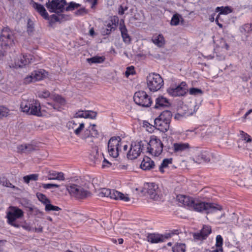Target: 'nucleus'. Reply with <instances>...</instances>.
<instances>
[{
  "label": "nucleus",
  "mask_w": 252,
  "mask_h": 252,
  "mask_svg": "<svg viewBox=\"0 0 252 252\" xmlns=\"http://www.w3.org/2000/svg\"><path fill=\"white\" fill-rule=\"evenodd\" d=\"M189 93L191 95H197L198 94H202V91L201 89L195 88H191L189 90Z\"/></svg>",
  "instance_id": "51"
},
{
  "label": "nucleus",
  "mask_w": 252,
  "mask_h": 252,
  "mask_svg": "<svg viewBox=\"0 0 252 252\" xmlns=\"http://www.w3.org/2000/svg\"><path fill=\"white\" fill-rule=\"evenodd\" d=\"M67 126L69 129H72L74 130V129L77 127V124H76L74 121H71L67 123Z\"/></svg>",
  "instance_id": "56"
},
{
  "label": "nucleus",
  "mask_w": 252,
  "mask_h": 252,
  "mask_svg": "<svg viewBox=\"0 0 252 252\" xmlns=\"http://www.w3.org/2000/svg\"><path fill=\"white\" fill-rule=\"evenodd\" d=\"M33 56L31 54H25L20 56L15 61L14 64L10 65L13 68L23 67L33 62Z\"/></svg>",
  "instance_id": "18"
},
{
  "label": "nucleus",
  "mask_w": 252,
  "mask_h": 252,
  "mask_svg": "<svg viewBox=\"0 0 252 252\" xmlns=\"http://www.w3.org/2000/svg\"><path fill=\"white\" fill-rule=\"evenodd\" d=\"M147 152L150 155L159 156L163 151V144L161 140L157 136L153 135L151 137L149 142H147Z\"/></svg>",
  "instance_id": "4"
},
{
  "label": "nucleus",
  "mask_w": 252,
  "mask_h": 252,
  "mask_svg": "<svg viewBox=\"0 0 252 252\" xmlns=\"http://www.w3.org/2000/svg\"><path fill=\"white\" fill-rule=\"evenodd\" d=\"M47 178L50 180H58L60 181L65 180L64 174L63 172L54 170H50L48 172Z\"/></svg>",
  "instance_id": "26"
},
{
  "label": "nucleus",
  "mask_w": 252,
  "mask_h": 252,
  "mask_svg": "<svg viewBox=\"0 0 252 252\" xmlns=\"http://www.w3.org/2000/svg\"><path fill=\"white\" fill-rule=\"evenodd\" d=\"M124 21L122 20L120 24V31H121V35L123 38V41L126 43H129L131 41V37L128 34L126 26L124 24Z\"/></svg>",
  "instance_id": "28"
},
{
  "label": "nucleus",
  "mask_w": 252,
  "mask_h": 252,
  "mask_svg": "<svg viewBox=\"0 0 252 252\" xmlns=\"http://www.w3.org/2000/svg\"><path fill=\"white\" fill-rule=\"evenodd\" d=\"M37 197L38 199L44 205L46 204L49 203L50 201L45 195L41 193H37L36 194Z\"/></svg>",
  "instance_id": "44"
},
{
  "label": "nucleus",
  "mask_w": 252,
  "mask_h": 252,
  "mask_svg": "<svg viewBox=\"0 0 252 252\" xmlns=\"http://www.w3.org/2000/svg\"><path fill=\"white\" fill-rule=\"evenodd\" d=\"M186 251V245L183 243H177L172 247L173 252H185Z\"/></svg>",
  "instance_id": "36"
},
{
  "label": "nucleus",
  "mask_w": 252,
  "mask_h": 252,
  "mask_svg": "<svg viewBox=\"0 0 252 252\" xmlns=\"http://www.w3.org/2000/svg\"><path fill=\"white\" fill-rule=\"evenodd\" d=\"M155 166L154 162L147 156H145L140 164L141 168L143 170H149Z\"/></svg>",
  "instance_id": "29"
},
{
  "label": "nucleus",
  "mask_w": 252,
  "mask_h": 252,
  "mask_svg": "<svg viewBox=\"0 0 252 252\" xmlns=\"http://www.w3.org/2000/svg\"><path fill=\"white\" fill-rule=\"evenodd\" d=\"M51 99L54 102H48L47 104L51 106L54 110L59 111L65 104V99L59 94H52Z\"/></svg>",
  "instance_id": "21"
},
{
  "label": "nucleus",
  "mask_w": 252,
  "mask_h": 252,
  "mask_svg": "<svg viewBox=\"0 0 252 252\" xmlns=\"http://www.w3.org/2000/svg\"><path fill=\"white\" fill-rule=\"evenodd\" d=\"M66 190L72 197L77 199H83L86 197L89 192L82 186L71 183L66 187Z\"/></svg>",
  "instance_id": "9"
},
{
  "label": "nucleus",
  "mask_w": 252,
  "mask_h": 252,
  "mask_svg": "<svg viewBox=\"0 0 252 252\" xmlns=\"http://www.w3.org/2000/svg\"><path fill=\"white\" fill-rule=\"evenodd\" d=\"M21 111L29 115L41 117V105L38 100L34 99H24L21 103Z\"/></svg>",
  "instance_id": "2"
},
{
  "label": "nucleus",
  "mask_w": 252,
  "mask_h": 252,
  "mask_svg": "<svg viewBox=\"0 0 252 252\" xmlns=\"http://www.w3.org/2000/svg\"><path fill=\"white\" fill-rule=\"evenodd\" d=\"M13 33L9 28L5 27L1 30L0 35V45L2 47L11 46L13 44Z\"/></svg>",
  "instance_id": "13"
},
{
  "label": "nucleus",
  "mask_w": 252,
  "mask_h": 252,
  "mask_svg": "<svg viewBox=\"0 0 252 252\" xmlns=\"http://www.w3.org/2000/svg\"><path fill=\"white\" fill-rule=\"evenodd\" d=\"M66 4L65 0H52L46 2V6L50 12L60 13L65 9Z\"/></svg>",
  "instance_id": "16"
},
{
  "label": "nucleus",
  "mask_w": 252,
  "mask_h": 252,
  "mask_svg": "<svg viewBox=\"0 0 252 252\" xmlns=\"http://www.w3.org/2000/svg\"><path fill=\"white\" fill-rule=\"evenodd\" d=\"M38 174H32L24 176L23 177V180L26 183L29 184L30 181H37L38 180Z\"/></svg>",
  "instance_id": "42"
},
{
  "label": "nucleus",
  "mask_w": 252,
  "mask_h": 252,
  "mask_svg": "<svg viewBox=\"0 0 252 252\" xmlns=\"http://www.w3.org/2000/svg\"><path fill=\"white\" fill-rule=\"evenodd\" d=\"M9 109L3 105H0V119L6 117L9 115Z\"/></svg>",
  "instance_id": "40"
},
{
  "label": "nucleus",
  "mask_w": 252,
  "mask_h": 252,
  "mask_svg": "<svg viewBox=\"0 0 252 252\" xmlns=\"http://www.w3.org/2000/svg\"><path fill=\"white\" fill-rule=\"evenodd\" d=\"M69 19L68 16H65L63 14L58 15H53L52 16V20L55 22H62Z\"/></svg>",
  "instance_id": "41"
},
{
  "label": "nucleus",
  "mask_w": 252,
  "mask_h": 252,
  "mask_svg": "<svg viewBox=\"0 0 252 252\" xmlns=\"http://www.w3.org/2000/svg\"><path fill=\"white\" fill-rule=\"evenodd\" d=\"M33 27L32 26H30L29 23H28V26L27 28V32L29 33H31L33 31Z\"/></svg>",
  "instance_id": "63"
},
{
  "label": "nucleus",
  "mask_w": 252,
  "mask_h": 252,
  "mask_svg": "<svg viewBox=\"0 0 252 252\" xmlns=\"http://www.w3.org/2000/svg\"><path fill=\"white\" fill-rule=\"evenodd\" d=\"M143 127L150 133L153 132L154 131L155 128L156 127L155 125L153 126L146 121H143Z\"/></svg>",
  "instance_id": "46"
},
{
  "label": "nucleus",
  "mask_w": 252,
  "mask_h": 252,
  "mask_svg": "<svg viewBox=\"0 0 252 252\" xmlns=\"http://www.w3.org/2000/svg\"><path fill=\"white\" fill-rule=\"evenodd\" d=\"M91 5V8L93 9L97 3V0H84Z\"/></svg>",
  "instance_id": "55"
},
{
  "label": "nucleus",
  "mask_w": 252,
  "mask_h": 252,
  "mask_svg": "<svg viewBox=\"0 0 252 252\" xmlns=\"http://www.w3.org/2000/svg\"><path fill=\"white\" fill-rule=\"evenodd\" d=\"M252 141V138L250 135L243 131H240V138L237 142L238 147L239 148L249 150L250 148L248 147V145Z\"/></svg>",
  "instance_id": "22"
},
{
  "label": "nucleus",
  "mask_w": 252,
  "mask_h": 252,
  "mask_svg": "<svg viewBox=\"0 0 252 252\" xmlns=\"http://www.w3.org/2000/svg\"><path fill=\"white\" fill-rule=\"evenodd\" d=\"M170 104L169 101L167 98L160 95L156 99L155 108L161 109L169 106Z\"/></svg>",
  "instance_id": "27"
},
{
  "label": "nucleus",
  "mask_w": 252,
  "mask_h": 252,
  "mask_svg": "<svg viewBox=\"0 0 252 252\" xmlns=\"http://www.w3.org/2000/svg\"><path fill=\"white\" fill-rule=\"evenodd\" d=\"M174 234H175V233L173 232L166 233L165 235L158 233H149L147 235V239L149 242L152 244L159 243L164 242L166 239L170 238Z\"/></svg>",
  "instance_id": "19"
},
{
  "label": "nucleus",
  "mask_w": 252,
  "mask_h": 252,
  "mask_svg": "<svg viewBox=\"0 0 252 252\" xmlns=\"http://www.w3.org/2000/svg\"><path fill=\"white\" fill-rule=\"evenodd\" d=\"M213 157L212 153L209 150H202L197 152L193 157V160L198 163L209 162Z\"/></svg>",
  "instance_id": "20"
},
{
  "label": "nucleus",
  "mask_w": 252,
  "mask_h": 252,
  "mask_svg": "<svg viewBox=\"0 0 252 252\" xmlns=\"http://www.w3.org/2000/svg\"><path fill=\"white\" fill-rule=\"evenodd\" d=\"M0 184H2L3 186L6 187H9L15 189H18L17 187L13 186L11 183H10V182L8 180H7L4 177L0 178Z\"/></svg>",
  "instance_id": "45"
},
{
  "label": "nucleus",
  "mask_w": 252,
  "mask_h": 252,
  "mask_svg": "<svg viewBox=\"0 0 252 252\" xmlns=\"http://www.w3.org/2000/svg\"><path fill=\"white\" fill-rule=\"evenodd\" d=\"M105 57L103 56H94L91 58L87 59V62L90 63H100L105 61Z\"/></svg>",
  "instance_id": "34"
},
{
  "label": "nucleus",
  "mask_w": 252,
  "mask_h": 252,
  "mask_svg": "<svg viewBox=\"0 0 252 252\" xmlns=\"http://www.w3.org/2000/svg\"><path fill=\"white\" fill-rule=\"evenodd\" d=\"M99 196L109 197L115 200H120L125 202H128L130 200L127 194H125L114 189L103 188L100 191Z\"/></svg>",
  "instance_id": "7"
},
{
  "label": "nucleus",
  "mask_w": 252,
  "mask_h": 252,
  "mask_svg": "<svg viewBox=\"0 0 252 252\" xmlns=\"http://www.w3.org/2000/svg\"><path fill=\"white\" fill-rule=\"evenodd\" d=\"M223 245V238L220 235H218L216 238V247L219 249L220 252H223L222 246Z\"/></svg>",
  "instance_id": "38"
},
{
  "label": "nucleus",
  "mask_w": 252,
  "mask_h": 252,
  "mask_svg": "<svg viewBox=\"0 0 252 252\" xmlns=\"http://www.w3.org/2000/svg\"><path fill=\"white\" fill-rule=\"evenodd\" d=\"M127 10V7L126 6H123L122 5H120L118 9V13L120 15H123L125 13V11Z\"/></svg>",
  "instance_id": "60"
},
{
  "label": "nucleus",
  "mask_w": 252,
  "mask_h": 252,
  "mask_svg": "<svg viewBox=\"0 0 252 252\" xmlns=\"http://www.w3.org/2000/svg\"><path fill=\"white\" fill-rule=\"evenodd\" d=\"M34 150V146L31 144H22L17 147V152L18 153L30 152Z\"/></svg>",
  "instance_id": "31"
},
{
  "label": "nucleus",
  "mask_w": 252,
  "mask_h": 252,
  "mask_svg": "<svg viewBox=\"0 0 252 252\" xmlns=\"http://www.w3.org/2000/svg\"><path fill=\"white\" fill-rule=\"evenodd\" d=\"M176 198L181 205L191 211L211 212L222 209V207L219 204L203 202L196 198L189 196L179 194L177 196Z\"/></svg>",
  "instance_id": "1"
},
{
  "label": "nucleus",
  "mask_w": 252,
  "mask_h": 252,
  "mask_svg": "<svg viewBox=\"0 0 252 252\" xmlns=\"http://www.w3.org/2000/svg\"><path fill=\"white\" fill-rule=\"evenodd\" d=\"M134 73V67L133 66H130L126 68L125 74L127 77H128L130 75H133Z\"/></svg>",
  "instance_id": "52"
},
{
  "label": "nucleus",
  "mask_w": 252,
  "mask_h": 252,
  "mask_svg": "<svg viewBox=\"0 0 252 252\" xmlns=\"http://www.w3.org/2000/svg\"><path fill=\"white\" fill-rule=\"evenodd\" d=\"M85 128V124L83 123H79V126L74 129V133L77 136H80L81 135V132Z\"/></svg>",
  "instance_id": "49"
},
{
  "label": "nucleus",
  "mask_w": 252,
  "mask_h": 252,
  "mask_svg": "<svg viewBox=\"0 0 252 252\" xmlns=\"http://www.w3.org/2000/svg\"><path fill=\"white\" fill-rule=\"evenodd\" d=\"M133 99L136 104L142 107H148L152 103L151 96L143 91L136 92L134 94Z\"/></svg>",
  "instance_id": "11"
},
{
  "label": "nucleus",
  "mask_w": 252,
  "mask_h": 252,
  "mask_svg": "<svg viewBox=\"0 0 252 252\" xmlns=\"http://www.w3.org/2000/svg\"><path fill=\"white\" fill-rule=\"evenodd\" d=\"M61 210V209L58 206H54L51 204L50 203V201H49V203L46 204L45 205V210L46 212L59 211Z\"/></svg>",
  "instance_id": "43"
},
{
  "label": "nucleus",
  "mask_w": 252,
  "mask_h": 252,
  "mask_svg": "<svg viewBox=\"0 0 252 252\" xmlns=\"http://www.w3.org/2000/svg\"><path fill=\"white\" fill-rule=\"evenodd\" d=\"M181 20L183 21V19L182 18L181 15L179 14H175L173 15L171 18L170 24L172 26H177L179 24L180 21Z\"/></svg>",
  "instance_id": "37"
},
{
  "label": "nucleus",
  "mask_w": 252,
  "mask_h": 252,
  "mask_svg": "<svg viewBox=\"0 0 252 252\" xmlns=\"http://www.w3.org/2000/svg\"><path fill=\"white\" fill-rule=\"evenodd\" d=\"M34 213L35 216H36L39 218H42L44 216V213L41 211H40L38 209H35L34 210Z\"/></svg>",
  "instance_id": "59"
},
{
  "label": "nucleus",
  "mask_w": 252,
  "mask_h": 252,
  "mask_svg": "<svg viewBox=\"0 0 252 252\" xmlns=\"http://www.w3.org/2000/svg\"><path fill=\"white\" fill-rule=\"evenodd\" d=\"M107 27L108 29H107V32H106V34H109L110 33L111 29L113 28V27H112V24L111 23H108L107 25Z\"/></svg>",
  "instance_id": "62"
},
{
  "label": "nucleus",
  "mask_w": 252,
  "mask_h": 252,
  "mask_svg": "<svg viewBox=\"0 0 252 252\" xmlns=\"http://www.w3.org/2000/svg\"><path fill=\"white\" fill-rule=\"evenodd\" d=\"M49 91L47 90H43L37 92V96L40 98H47L48 97L51 98V95Z\"/></svg>",
  "instance_id": "47"
},
{
  "label": "nucleus",
  "mask_w": 252,
  "mask_h": 252,
  "mask_svg": "<svg viewBox=\"0 0 252 252\" xmlns=\"http://www.w3.org/2000/svg\"><path fill=\"white\" fill-rule=\"evenodd\" d=\"M88 127L90 130L92 137H97L99 135V132L96 129V126L94 124L90 125Z\"/></svg>",
  "instance_id": "48"
},
{
  "label": "nucleus",
  "mask_w": 252,
  "mask_h": 252,
  "mask_svg": "<svg viewBox=\"0 0 252 252\" xmlns=\"http://www.w3.org/2000/svg\"><path fill=\"white\" fill-rule=\"evenodd\" d=\"M32 6L34 9L45 19H49V15L45 7L43 5L39 4L36 2L32 1Z\"/></svg>",
  "instance_id": "25"
},
{
  "label": "nucleus",
  "mask_w": 252,
  "mask_h": 252,
  "mask_svg": "<svg viewBox=\"0 0 252 252\" xmlns=\"http://www.w3.org/2000/svg\"><path fill=\"white\" fill-rule=\"evenodd\" d=\"M111 165V163L109 161L107 160L104 158L102 164V168H106L110 167Z\"/></svg>",
  "instance_id": "57"
},
{
  "label": "nucleus",
  "mask_w": 252,
  "mask_h": 252,
  "mask_svg": "<svg viewBox=\"0 0 252 252\" xmlns=\"http://www.w3.org/2000/svg\"><path fill=\"white\" fill-rule=\"evenodd\" d=\"M42 187L45 189H49L52 188H59L60 185L55 184H44Z\"/></svg>",
  "instance_id": "54"
},
{
  "label": "nucleus",
  "mask_w": 252,
  "mask_h": 252,
  "mask_svg": "<svg viewBox=\"0 0 252 252\" xmlns=\"http://www.w3.org/2000/svg\"><path fill=\"white\" fill-rule=\"evenodd\" d=\"M123 141L120 137H112L108 142L107 149L109 155L113 158H117L121 151Z\"/></svg>",
  "instance_id": "8"
},
{
  "label": "nucleus",
  "mask_w": 252,
  "mask_h": 252,
  "mask_svg": "<svg viewBox=\"0 0 252 252\" xmlns=\"http://www.w3.org/2000/svg\"><path fill=\"white\" fill-rule=\"evenodd\" d=\"M144 189L151 199L158 200L161 197L160 190L157 185L154 183H147L144 184Z\"/></svg>",
  "instance_id": "14"
},
{
  "label": "nucleus",
  "mask_w": 252,
  "mask_h": 252,
  "mask_svg": "<svg viewBox=\"0 0 252 252\" xmlns=\"http://www.w3.org/2000/svg\"><path fill=\"white\" fill-rule=\"evenodd\" d=\"M87 10L85 8H81L76 11V14L77 15H83L87 13Z\"/></svg>",
  "instance_id": "58"
},
{
  "label": "nucleus",
  "mask_w": 252,
  "mask_h": 252,
  "mask_svg": "<svg viewBox=\"0 0 252 252\" xmlns=\"http://www.w3.org/2000/svg\"><path fill=\"white\" fill-rule=\"evenodd\" d=\"M216 11H219L220 13L218 15H220V16L221 14H227L228 13H230L232 12V10L231 8L228 6H225V7H217L216 8Z\"/></svg>",
  "instance_id": "39"
},
{
  "label": "nucleus",
  "mask_w": 252,
  "mask_h": 252,
  "mask_svg": "<svg viewBox=\"0 0 252 252\" xmlns=\"http://www.w3.org/2000/svg\"><path fill=\"white\" fill-rule=\"evenodd\" d=\"M48 75V73L45 70L40 69L34 70L25 77L23 79V83L29 84L30 83L43 80Z\"/></svg>",
  "instance_id": "12"
},
{
  "label": "nucleus",
  "mask_w": 252,
  "mask_h": 252,
  "mask_svg": "<svg viewBox=\"0 0 252 252\" xmlns=\"http://www.w3.org/2000/svg\"><path fill=\"white\" fill-rule=\"evenodd\" d=\"M112 24L116 25L118 24L119 18L117 16H114L111 20Z\"/></svg>",
  "instance_id": "61"
},
{
  "label": "nucleus",
  "mask_w": 252,
  "mask_h": 252,
  "mask_svg": "<svg viewBox=\"0 0 252 252\" xmlns=\"http://www.w3.org/2000/svg\"><path fill=\"white\" fill-rule=\"evenodd\" d=\"M252 30V25L251 24H244L240 28L241 33L246 37L249 36Z\"/></svg>",
  "instance_id": "32"
},
{
  "label": "nucleus",
  "mask_w": 252,
  "mask_h": 252,
  "mask_svg": "<svg viewBox=\"0 0 252 252\" xmlns=\"http://www.w3.org/2000/svg\"><path fill=\"white\" fill-rule=\"evenodd\" d=\"M96 112L91 110H79L74 114L75 118H83L85 119H94L96 118Z\"/></svg>",
  "instance_id": "24"
},
{
  "label": "nucleus",
  "mask_w": 252,
  "mask_h": 252,
  "mask_svg": "<svg viewBox=\"0 0 252 252\" xmlns=\"http://www.w3.org/2000/svg\"><path fill=\"white\" fill-rule=\"evenodd\" d=\"M211 233V227L208 225H204L201 230L193 233V238L195 242L202 243Z\"/></svg>",
  "instance_id": "17"
},
{
  "label": "nucleus",
  "mask_w": 252,
  "mask_h": 252,
  "mask_svg": "<svg viewBox=\"0 0 252 252\" xmlns=\"http://www.w3.org/2000/svg\"><path fill=\"white\" fill-rule=\"evenodd\" d=\"M171 118L172 114L170 111H163L154 121L156 128L161 132H166L169 128Z\"/></svg>",
  "instance_id": "3"
},
{
  "label": "nucleus",
  "mask_w": 252,
  "mask_h": 252,
  "mask_svg": "<svg viewBox=\"0 0 252 252\" xmlns=\"http://www.w3.org/2000/svg\"><path fill=\"white\" fill-rule=\"evenodd\" d=\"M147 145L146 141H140L132 142L131 147L127 154V157L128 159L132 160L139 157L141 152L143 151Z\"/></svg>",
  "instance_id": "10"
},
{
  "label": "nucleus",
  "mask_w": 252,
  "mask_h": 252,
  "mask_svg": "<svg viewBox=\"0 0 252 252\" xmlns=\"http://www.w3.org/2000/svg\"><path fill=\"white\" fill-rule=\"evenodd\" d=\"M80 6V4L78 3H76L74 2H71L69 4V5L66 7V10H70L75 9V8H78Z\"/></svg>",
  "instance_id": "53"
},
{
  "label": "nucleus",
  "mask_w": 252,
  "mask_h": 252,
  "mask_svg": "<svg viewBox=\"0 0 252 252\" xmlns=\"http://www.w3.org/2000/svg\"><path fill=\"white\" fill-rule=\"evenodd\" d=\"M229 48V45L226 43V41L224 39L222 38L220 40L218 47L215 49V50H220L222 52H226L227 50H228Z\"/></svg>",
  "instance_id": "33"
},
{
  "label": "nucleus",
  "mask_w": 252,
  "mask_h": 252,
  "mask_svg": "<svg viewBox=\"0 0 252 252\" xmlns=\"http://www.w3.org/2000/svg\"><path fill=\"white\" fill-rule=\"evenodd\" d=\"M187 91V85L185 82H182L178 85H171L167 90V92L171 96L184 95Z\"/></svg>",
  "instance_id": "15"
},
{
  "label": "nucleus",
  "mask_w": 252,
  "mask_h": 252,
  "mask_svg": "<svg viewBox=\"0 0 252 252\" xmlns=\"http://www.w3.org/2000/svg\"><path fill=\"white\" fill-rule=\"evenodd\" d=\"M89 137H92V134L91 133L90 130L88 127L80 135V138L82 139H86Z\"/></svg>",
  "instance_id": "50"
},
{
  "label": "nucleus",
  "mask_w": 252,
  "mask_h": 252,
  "mask_svg": "<svg viewBox=\"0 0 252 252\" xmlns=\"http://www.w3.org/2000/svg\"><path fill=\"white\" fill-rule=\"evenodd\" d=\"M172 158H164L163 160L162 163H161L159 167V171L163 173L164 172V169L167 168L169 164H172Z\"/></svg>",
  "instance_id": "35"
},
{
  "label": "nucleus",
  "mask_w": 252,
  "mask_h": 252,
  "mask_svg": "<svg viewBox=\"0 0 252 252\" xmlns=\"http://www.w3.org/2000/svg\"><path fill=\"white\" fill-rule=\"evenodd\" d=\"M23 216V211L17 207L10 206L7 209L6 218L7 219V223L16 228H19L20 225L15 222V220L22 218Z\"/></svg>",
  "instance_id": "6"
},
{
  "label": "nucleus",
  "mask_w": 252,
  "mask_h": 252,
  "mask_svg": "<svg viewBox=\"0 0 252 252\" xmlns=\"http://www.w3.org/2000/svg\"><path fill=\"white\" fill-rule=\"evenodd\" d=\"M190 148V145L188 143L175 142L173 144L172 147L169 149V151L172 154H180Z\"/></svg>",
  "instance_id": "23"
},
{
  "label": "nucleus",
  "mask_w": 252,
  "mask_h": 252,
  "mask_svg": "<svg viewBox=\"0 0 252 252\" xmlns=\"http://www.w3.org/2000/svg\"><path fill=\"white\" fill-rule=\"evenodd\" d=\"M152 41L154 44L158 47H163L165 44V41L162 34H155L153 35Z\"/></svg>",
  "instance_id": "30"
},
{
  "label": "nucleus",
  "mask_w": 252,
  "mask_h": 252,
  "mask_svg": "<svg viewBox=\"0 0 252 252\" xmlns=\"http://www.w3.org/2000/svg\"><path fill=\"white\" fill-rule=\"evenodd\" d=\"M22 227L25 230L28 231L31 230V226L29 224L22 225Z\"/></svg>",
  "instance_id": "64"
},
{
  "label": "nucleus",
  "mask_w": 252,
  "mask_h": 252,
  "mask_svg": "<svg viewBox=\"0 0 252 252\" xmlns=\"http://www.w3.org/2000/svg\"><path fill=\"white\" fill-rule=\"evenodd\" d=\"M147 85L151 92H155L163 86V80L161 76L156 73H150L147 77Z\"/></svg>",
  "instance_id": "5"
}]
</instances>
